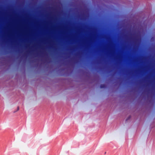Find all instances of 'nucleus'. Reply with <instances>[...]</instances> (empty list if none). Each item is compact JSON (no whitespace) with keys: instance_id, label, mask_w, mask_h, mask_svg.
Listing matches in <instances>:
<instances>
[{"instance_id":"obj_1","label":"nucleus","mask_w":155,"mask_h":155,"mask_svg":"<svg viewBox=\"0 0 155 155\" xmlns=\"http://www.w3.org/2000/svg\"><path fill=\"white\" fill-rule=\"evenodd\" d=\"M100 87L101 88H104L105 87V85L104 84H101L100 85Z\"/></svg>"},{"instance_id":"obj_2","label":"nucleus","mask_w":155,"mask_h":155,"mask_svg":"<svg viewBox=\"0 0 155 155\" xmlns=\"http://www.w3.org/2000/svg\"><path fill=\"white\" fill-rule=\"evenodd\" d=\"M130 118V116L129 117L127 118V119L126 120V121H127V120H128Z\"/></svg>"},{"instance_id":"obj_3","label":"nucleus","mask_w":155,"mask_h":155,"mask_svg":"<svg viewBox=\"0 0 155 155\" xmlns=\"http://www.w3.org/2000/svg\"><path fill=\"white\" fill-rule=\"evenodd\" d=\"M19 110V107H17V110Z\"/></svg>"}]
</instances>
